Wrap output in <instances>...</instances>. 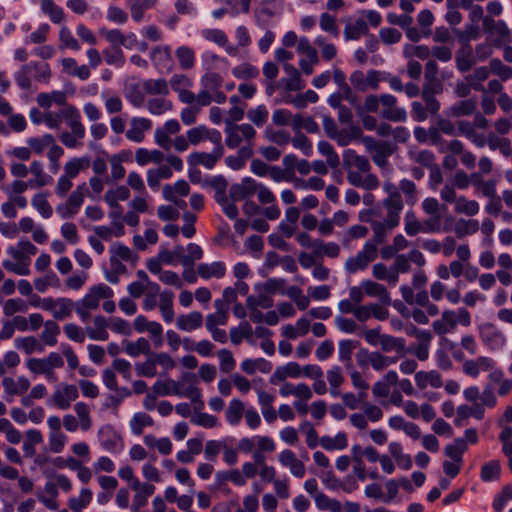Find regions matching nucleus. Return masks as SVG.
Returning a JSON list of instances; mask_svg holds the SVG:
<instances>
[{
    "label": "nucleus",
    "instance_id": "nucleus-8",
    "mask_svg": "<svg viewBox=\"0 0 512 512\" xmlns=\"http://www.w3.org/2000/svg\"><path fill=\"white\" fill-rule=\"evenodd\" d=\"M458 324L464 327L471 325V314L466 308L445 309L441 317L433 321L432 328L437 335H446L453 333Z\"/></svg>",
    "mask_w": 512,
    "mask_h": 512
},
{
    "label": "nucleus",
    "instance_id": "nucleus-61",
    "mask_svg": "<svg viewBox=\"0 0 512 512\" xmlns=\"http://www.w3.org/2000/svg\"><path fill=\"white\" fill-rule=\"evenodd\" d=\"M362 134V131L357 126H351L346 129H338L335 135H332V139L337 142L341 147L348 146L354 140L358 139Z\"/></svg>",
    "mask_w": 512,
    "mask_h": 512
},
{
    "label": "nucleus",
    "instance_id": "nucleus-32",
    "mask_svg": "<svg viewBox=\"0 0 512 512\" xmlns=\"http://www.w3.org/2000/svg\"><path fill=\"white\" fill-rule=\"evenodd\" d=\"M471 185L474 193L478 196L493 197L497 194V181L494 179L485 180L480 173L471 174Z\"/></svg>",
    "mask_w": 512,
    "mask_h": 512
},
{
    "label": "nucleus",
    "instance_id": "nucleus-43",
    "mask_svg": "<svg viewBox=\"0 0 512 512\" xmlns=\"http://www.w3.org/2000/svg\"><path fill=\"white\" fill-rule=\"evenodd\" d=\"M245 410L246 408L243 401L237 398L232 399L225 410V420L227 424L232 427L239 426Z\"/></svg>",
    "mask_w": 512,
    "mask_h": 512
},
{
    "label": "nucleus",
    "instance_id": "nucleus-48",
    "mask_svg": "<svg viewBox=\"0 0 512 512\" xmlns=\"http://www.w3.org/2000/svg\"><path fill=\"white\" fill-rule=\"evenodd\" d=\"M301 375V367L296 362H288L284 366L276 368L273 375L270 378V382L276 384L280 381H284L286 378H298Z\"/></svg>",
    "mask_w": 512,
    "mask_h": 512
},
{
    "label": "nucleus",
    "instance_id": "nucleus-1",
    "mask_svg": "<svg viewBox=\"0 0 512 512\" xmlns=\"http://www.w3.org/2000/svg\"><path fill=\"white\" fill-rule=\"evenodd\" d=\"M437 126L441 133L448 136H462L469 140L475 147L484 148L488 146L491 151H499L504 157L512 156L511 141L508 138H501L494 133L484 135L477 129H487L489 121L481 114H476L473 121L458 120L451 121L448 118L440 117Z\"/></svg>",
    "mask_w": 512,
    "mask_h": 512
},
{
    "label": "nucleus",
    "instance_id": "nucleus-24",
    "mask_svg": "<svg viewBox=\"0 0 512 512\" xmlns=\"http://www.w3.org/2000/svg\"><path fill=\"white\" fill-rule=\"evenodd\" d=\"M132 489L135 491L132 503L130 505L131 512H139L141 508L148 504L149 498L155 492V486L150 483L135 481L132 485Z\"/></svg>",
    "mask_w": 512,
    "mask_h": 512
},
{
    "label": "nucleus",
    "instance_id": "nucleus-3",
    "mask_svg": "<svg viewBox=\"0 0 512 512\" xmlns=\"http://www.w3.org/2000/svg\"><path fill=\"white\" fill-rule=\"evenodd\" d=\"M343 166L351 185L365 190L378 188L379 180L370 172L371 165L366 157L358 155L353 149H346L343 152Z\"/></svg>",
    "mask_w": 512,
    "mask_h": 512
},
{
    "label": "nucleus",
    "instance_id": "nucleus-2",
    "mask_svg": "<svg viewBox=\"0 0 512 512\" xmlns=\"http://www.w3.org/2000/svg\"><path fill=\"white\" fill-rule=\"evenodd\" d=\"M383 189L387 193V197L382 202L387 211L386 215L381 216V208L362 210L359 213L361 221L370 223L377 242H384L387 235L399 225L404 206L401 194L393 183L384 182Z\"/></svg>",
    "mask_w": 512,
    "mask_h": 512
},
{
    "label": "nucleus",
    "instance_id": "nucleus-7",
    "mask_svg": "<svg viewBox=\"0 0 512 512\" xmlns=\"http://www.w3.org/2000/svg\"><path fill=\"white\" fill-rule=\"evenodd\" d=\"M51 68L46 62L32 61L24 64L15 73L16 84L23 90H31L33 81L48 83L51 78Z\"/></svg>",
    "mask_w": 512,
    "mask_h": 512
},
{
    "label": "nucleus",
    "instance_id": "nucleus-21",
    "mask_svg": "<svg viewBox=\"0 0 512 512\" xmlns=\"http://www.w3.org/2000/svg\"><path fill=\"white\" fill-rule=\"evenodd\" d=\"M224 148L222 143L214 145L213 150L210 153L206 152H193L187 157L188 165L191 167H197L202 165L206 169H213L218 160L223 156Z\"/></svg>",
    "mask_w": 512,
    "mask_h": 512
},
{
    "label": "nucleus",
    "instance_id": "nucleus-58",
    "mask_svg": "<svg viewBox=\"0 0 512 512\" xmlns=\"http://www.w3.org/2000/svg\"><path fill=\"white\" fill-rule=\"evenodd\" d=\"M368 32V25L363 17H359L346 25L344 37L346 40H357Z\"/></svg>",
    "mask_w": 512,
    "mask_h": 512
},
{
    "label": "nucleus",
    "instance_id": "nucleus-19",
    "mask_svg": "<svg viewBox=\"0 0 512 512\" xmlns=\"http://www.w3.org/2000/svg\"><path fill=\"white\" fill-rule=\"evenodd\" d=\"M451 229L449 226H439V220L437 218H428L423 222L416 220L405 223L404 231L408 236H416L419 233L431 234L440 232H449Z\"/></svg>",
    "mask_w": 512,
    "mask_h": 512
},
{
    "label": "nucleus",
    "instance_id": "nucleus-63",
    "mask_svg": "<svg viewBox=\"0 0 512 512\" xmlns=\"http://www.w3.org/2000/svg\"><path fill=\"white\" fill-rule=\"evenodd\" d=\"M190 191L187 181L178 180L173 185H165L163 187V196L168 201H176L178 196H186Z\"/></svg>",
    "mask_w": 512,
    "mask_h": 512
},
{
    "label": "nucleus",
    "instance_id": "nucleus-20",
    "mask_svg": "<svg viewBox=\"0 0 512 512\" xmlns=\"http://www.w3.org/2000/svg\"><path fill=\"white\" fill-rule=\"evenodd\" d=\"M168 84L172 90L178 94V98L182 103L192 104L196 102V95L191 91L193 81L183 74H174Z\"/></svg>",
    "mask_w": 512,
    "mask_h": 512
},
{
    "label": "nucleus",
    "instance_id": "nucleus-46",
    "mask_svg": "<svg viewBox=\"0 0 512 512\" xmlns=\"http://www.w3.org/2000/svg\"><path fill=\"white\" fill-rule=\"evenodd\" d=\"M477 108V102L474 99H467L459 101L452 106H450L447 110H445V114L448 117H464L472 115Z\"/></svg>",
    "mask_w": 512,
    "mask_h": 512
},
{
    "label": "nucleus",
    "instance_id": "nucleus-22",
    "mask_svg": "<svg viewBox=\"0 0 512 512\" xmlns=\"http://www.w3.org/2000/svg\"><path fill=\"white\" fill-rule=\"evenodd\" d=\"M152 128V121L145 117H132L129 121V127L125 132L126 138L134 143H142L146 133Z\"/></svg>",
    "mask_w": 512,
    "mask_h": 512
},
{
    "label": "nucleus",
    "instance_id": "nucleus-53",
    "mask_svg": "<svg viewBox=\"0 0 512 512\" xmlns=\"http://www.w3.org/2000/svg\"><path fill=\"white\" fill-rule=\"evenodd\" d=\"M89 165L90 160L87 156L72 157L64 164L63 174L74 179L81 171L87 169Z\"/></svg>",
    "mask_w": 512,
    "mask_h": 512
},
{
    "label": "nucleus",
    "instance_id": "nucleus-51",
    "mask_svg": "<svg viewBox=\"0 0 512 512\" xmlns=\"http://www.w3.org/2000/svg\"><path fill=\"white\" fill-rule=\"evenodd\" d=\"M154 425L153 418L145 412H136L129 421V428L133 435L140 436L144 429Z\"/></svg>",
    "mask_w": 512,
    "mask_h": 512
},
{
    "label": "nucleus",
    "instance_id": "nucleus-39",
    "mask_svg": "<svg viewBox=\"0 0 512 512\" xmlns=\"http://www.w3.org/2000/svg\"><path fill=\"white\" fill-rule=\"evenodd\" d=\"M226 264L223 261L201 263L197 266V274L203 280L221 279L226 275Z\"/></svg>",
    "mask_w": 512,
    "mask_h": 512
},
{
    "label": "nucleus",
    "instance_id": "nucleus-18",
    "mask_svg": "<svg viewBox=\"0 0 512 512\" xmlns=\"http://www.w3.org/2000/svg\"><path fill=\"white\" fill-rule=\"evenodd\" d=\"M85 191V184L77 186L66 202L56 207V212L62 219L71 218L79 212L84 202Z\"/></svg>",
    "mask_w": 512,
    "mask_h": 512
},
{
    "label": "nucleus",
    "instance_id": "nucleus-10",
    "mask_svg": "<svg viewBox=\"0 0 512 512\" xmlns=\"http://www.w3.org/2000/svg\"><path fill=\"white\" fill-rule=\"evenodd\" d=\"M383 242H377L375 239V232H373V239L366 241L362 249L355 255L347 259L345 269L348 273L354 274L358 271L364 270L368 265L377 257V245Z\"/></svg>",
    "mask_w": 512,
    "mask_h": 512
},
{
    "label": "nucleus",
    "instance_id": "nucleus-33",
    "mask_svg": "<svg viewBox=\"0 0 512 512\" xmlns=\"http://www.w3.org/2000/svg\"><path fill=\"white\" fill-rule=\"evenodd\" d=\"M157 307L159 308L162 320L166 324H171L175 319L174 293L170 290L161 291Z\"/></svg>",
    "mask_w": 512,
    "mask_h": 512
},
{
    "label": "nucleus",
    "instance_id": "nucleus-42",
    "mask_svg": "<svg viewBox=\"0 0 512 512\" xmlns=\"http://www.w3.org/2000/svg\"><path fill=\"white\" fill-rule=\"evenodd\" d=\"M415 383L421 390L427 387L440 388L443 386V380L440 373L436 370L418 371L415 373Z\"/></svg>",
    "mask_w": 512,
    "mask_h": 512
},
{
    "label": "nucleus",
    "instance_id": "nucleus-56",
    "mask_svg": "<svg viewBox=\"0 0 512 512\" xmlns=\"http://www.w3.org/2000/svg\"><path fill=\"white\" fill-rule=\"evenodd\" d=\"M249 10V2H226V6L216 9L212 12L215 19H220L224 15L236 17L240 13H247Z\"/></svg>",
    "mask_w": 512,
    "mask_h": 512
},
{
    "label": "nucleus",
    "instance_id": "nucleus-26",
    "mask_svg": "<svg viewBox=\"0 0 512 512\" xmlns=\"http://www.w3.org/2000/svg\"><path fill=\"white\" fill-rule=\"evenodd\" d=\"M497 396L493 386L486 384L481 392V402L471 406L472 416L478 420L484 418L485 408L492 409L497 405Z\"/></svg>",
    "mask_w": 512,
    "mask_h": 512
},
{
    "label": "nucleus",
    "instance_id": "nucleus-14",
    "mask_svg": "<svg viewBox=\"0 0 512 512\" xmlns=\"http://www.w3.org/2000/svg\"><path fill=\"white\" fill-rule=\"evenodd\" d=\"M479 336L482 343L491 351H499L507 344L504 333L491 323H484L479 327Z\"/></svg>",
    "mask_w": 512,
    "mask_h": 512
},
{
    "label": "nucleus",
    "instance_id": "nucleus-47",
    "mask_svg": "<svg viewBox=\"0 0 512 512\" xmlns=\"http://www.w3.org/2000/svg\"><path fill=\"white\" fill-rule=\"evenodd\" d=\"M66 94L63 91L55 90L50 93H39L36 97L38 105L49 110L53 104L63 106L66 104Z\"/></svg>",
    "mask_w": 512,
    "mask_h": 512
},
{
    "label": "nucleus",
    "instance_id": "nucleus-36",
    "mask_svg": "<svg viewBox=\"0 0 512 512\" xmlns=\"http://www.w3.org/2000/svg\"><path fill=\"white\" fill-rule=\"evenodd\" d=\"M108 328L109 320L103 315H96L93 318V324L86 327V333L91 340L106 341L109 338Z\"/></svg>",
    "mask_w": 512,
    "mask_h": 512
},
{
    "label": "nucleus",
    "instance_id": "nucleus-4",
    "mask_svg": "<svg viewBox=\"0 0 512 512\" xmlns=\"http://www.w3.org/2000/svg\"><path fill=\"white\" fill-rule=\"evenodd\" d=\"M12 260H4L2 266L9 272L26 276L30 274L31 256L38 252L37 247L28 240H20L15 246H9L6 250Z\"/></svg>",
    "mask_w": 512,
    "mask_h": 512
},
{
    "label": "nucleus",
    "instance_id": "nucleus-64",
    "mask_svg": "<svg viewBox=\"0 0 512 512\" xmlns=\"http://www.w3.org/2000/svg\"><path fill=\"white\" fill-rule=\"evenodd\" d=\"M179 66L184 70L192 69L195 66L196 56L191 47L182 45L175 51Z\"/></svg>",
    "mask_w": 512,
    "mask_h": 512
},
{
    "label": "nucleus",
    "instance_id": "nucleus-5",
    "mask_svg": "<svg viewBox=\"0 0 512 512\" xmlns=\"http://www.w3.org/2000/svg\"><path fill=\"white\" fill-rule=\"evenodd\" d=\"M113 289L105 283L95 284L89 287L85 295L76 301V314L83 323L90 318L91 312L96 311L103 299L113 298Z\"/></svg>",
    "mask_w": 512,
    "mask_h": 512
},
{
    "label": "nucleus",
    "instance_id": "nucleus-28",
    "mask_svg": "<svg viewBox=\"0 0 512 512\" xmlns=\"http://www.w3.org/2000/svg\"><path fill=\"white\" fill-rule=\"evenodd\" d=\"M260 182L251 177H244L240 183L234 184L229 190V197L233 200H242L253 196L259 189Z\"/></svg>",
    "mask_w": 512,
    "mask_h": 512
},
{
    "label": "nucleus",
    "instance_id": "nucleus-25",
    "mask_svg": "<svg viewBox=\"0 0 512 512\" xmlns=\"http://www.w3.org/2000/svg\"><path fill=\"white\" fill-rule=\"evenodd\" d=\"M73 310L76 311V302L72 301L70 298L59 297L54 299L50 297L47 311L51 313L54 319L63 320L68 318L71 316Z\"/></svg>",
    "mask_w": 512,
    "mask_h": 512
},
{
    "label": "nucleus",
    "instance_id": "nucleus-15",
    "mask_svg": "<svg viewBox=\"0 0 512 512\" xmlns=\"http://www.w3.org/2000/svg\"><path fill=\"white\" fill-rule=\"evenodd\" d=\"M384 80H386V73L377 70H369L367 74L362 71H355L350 76L351 84L360 91L376 90Z\"/></svg>",
    "mask_w": 512,
    "mask_h": 512
},
{
    "label": "nucleus",
    "instance_id": "nucleus-52",
    "mask_svg": "<svg viewBox=\"0 0 512 512\" xmlns=\"http://www.w3.org/2000/svg\"><path fill=\"white\" fill-rule=\"evenodd\" d=\"M59 334V325L53 320H47L43 326L39 341H41L44 346L54 347L58 342Z\"/></svg>",
    "mask_w": 512,
    "mask_h": 512
},
{
    "label": "nucleus",
    "instance_id": "nucleus-29",
    "mask_svg": "<svg viewBox=\"0 0 512 512\" xmlns=\"http://www.w3.org/2000/svg\"><path fill=\"white\" fill-rule=\"evenodd\" d=\"M26 144L31 149V154L43 155L44 152H48L49 149H53L57 146V142L52 134L45 133L40 136H31L26 139Z\"/></svg>",
    "mask_w": 512,
    "mask_h": 512
},
{
    "label": "nucleus",
    "instance_id": "nucleus-60",
    "mask_svg": "<svg viewBox=\"0 0 512 512\" xmlns=\"http://www.w3.org/2000/svg\"><path fill=\"white\" fill-rule=\"evenodd\" d=\"M240 367L247 374H254L257 371L268 373L272 369L271 363L264 358L244 359Z\"/></svg>",
    "mask_w": 512,
    "mask_h": 512
},
{
    "label": "nucleus",
    "instance_id": "nucleus-13",
    "mask_svg": "<svg viewBox=\"0 0 512 512\" xmlns=\"http://www.w3.org/2000/svg\"><path fill=\"white\" fill-rule=\"evenodd\" d=\"M1 384L3 398L9 403L13 402L16 397L26 394L31 386L30 380L25 375L4 376Z\"/></svg>",
    "mask_w": 512,
    "mask_h": 512
},
{
    "label": "nucleus",
    "instance_id": "nucleus-17",
    "mask_svg": "<svg viewBox=\"0 0 512 512\" xmlns=\"http://www.w3.org/2000/svg\"><path fill=\"white\" fill-rule=\"evenodd\" d=\"M496 363L492 357L482 355L464 360L461 369L466 376L477 379L481 373H489Z\"/></svg>",
    "mask_w": 512,
    "mask_h": 512
},
{
    "label": "nucleus",
    "instance_id": "nucleus-55",
    "mask_svg": "<svg viewBox=\"0 0 512 512\" xmlns=\"http://www.w3.org/2000/svg\"><path fill=\"white\" fill-rule=\"evenodd\" d=\"M476 62L477 59L469 45L463 46L456 54V65L461 72L469 71Z\"/></svg>",
    "mask_w": 512,
    "mask_h": 512
},
{
    "label": "nucleus",
    "instance_id": "nucleus-11",
    "mask_svg": "<svg viewBox=\"0 0 512 512\" xmlns=\"http://www.w3.org/2000/svg\"><path fill=\"white\" fill-rule=\"evenodd\" d=\"M79 397L78 387L74 384L62 382L56 385L47 404L60 410H67Z\"/></svg>",
    "mask_w": 512,
    "mask_h": 512
},
{
    "label": "nucleus",
    "instance_id": "nucleus-62",
    "mask_svg": "<svg viewBox=\"0 0 512 512\" xmlns=\"http://www.w3.org/2000/svg\"><path fill=\"white\" fill-rule=\"evenodd\" d=\"M361 286L368 296L377 297L384 303L390 302V294L383 285L371 280H365L362 281Z\"/></svg>",
    "mask_w": 512,
    "mask_h": 512
},
{
    "label": "nucleus",
    "instance_id": "nucleus-30",
    "mask_svg": "<svg viewBox=\"0 0 512 512\" xmlns=\"http://www.w3.org/2000/svg\"><path fill=\"white\" fill-rule=\"evenodd\" d=\"M146 267L150 273L157 275L162 283L177 288H181L183 286V281L176 272L163 270L162 267L159 266L158 262L147 261Z\"/></svg>",
    "mask_w": 512,
    "mask_h": 512
},
{
    "label": "nucleus",
    "instance_id": "nucleus-50",
    "mask_svg": "<svg viewBox=\"0 0 512 512\" xmlns=\"http://www.w3.org/2000/svg\"><path fill=\"white\" fill-rule=\"evenodd\" d=\"M14 344L17 349L22 350L27 355L45 351V346L34 336L18 337L15 339Z\"/></svg>",
    "mask_w": 512,
    "mask_h": 512
},
{
    "label": "nucleus",
    "instance_id": "nucleus-6",
    "mask_svg": "<svg viewBox=\"0 0 512 512\" xmlns=\"http://www.w3.org/2000/svg\"><path fill=\"white\" fill-rule=\"evenodd\" d=\"M201 91L196 95L199 106H208L212 102L225 103L227 97L221 90L223 78L216 72H206L200 79Z\"/></svg>",
    "mask_w": 512,
    "mask_h": 512
},
{
    "label": "nucleus",
    "instance_id": "nucleus-44",
    "mask_svg": "<svg viewBox=\"0 0 512 512\" xmlns=\"http://www.w3.org/2000/svg\"><path fill=\"white\" fill-rule=\"evenodd\" d=\"M63 72L82 81L87 80L91 73L87 65H79L74 58L67 57L61 60Z\"/></svg>",
    "mask_w": 512,
    "mask_h": 512
},
{
    "label": "nucleus",
    "instance_id": "nucleus-37",
    "mask_svg": "<svg viewBox=\"0 0 512 512\" xmlns=\"http://www.w3.org/2000/svg\"><path fill=\"white\" fill-rule=\"evenodd\" d=\"M275 448V442L271 437L256 435V443L252 458L256 464H263L267 459L266 454L273 452Z\"/></svg>",
    "mask_w": 512,
    "mask_h": 512
},
{
    "label": "nucleus",
    "instance_id": "nucleus-12",
    "mask_svg": "<svg viewBox=\"0 0 512 512\" xmlns=\"http://www.w3.org/2000/svg\"><path fill=\"white\" fill-rule=\"evenodd\" d=\"M97 437L102 449L111 454L117 455L124 450V439L121 433L110 424L102 425L97 432Z\"/></svg>",
    "mask_w": 512,
    "mask_h": 512
},
{
    "label": "nucleus",
    "instance_id": "nucleus-41",
    "mask_svg": "<svg viewBox=\"0 0 512 512\" xmlns=\"http://www.w3.org/2000/svg\"><path fill=\"white\" fill-rule=\"evenodd\" d=\"M29 173L33 176L30 181L34 188H42L53 183L51 175L44 170V164L40 160H33L29 164Z\"/></svg>",
    "mask_w": 512,
    "mask_h": 512
},
{
    "label": "nucleus",
    "instance_id": "nucleus-27",
    "mask_svg": "<svg viewBox=\"0 0 512 512\" xmlns=\"http://www.w3.org/2000/svg\"><path fill=\"white\" fill-rule=\"evenodd\" d=\"M151 60L160 73H168L173 68L171 48L167 45L153 48L151 51Z\"/></svg>",
    "mask_w": 512,
    "mask_h": 512
},
{
    "label": "nucleus",
    "instance_id": "nucleus-45",
    "mask_svg": "<svg viewBox=\"0 0 512 512\" xmlns=\"http://www.w3.org/2000/svg\"><path fill=\"white\" fill-rule=\"evenodd\" d=\"M279 393L282 397H288L293 395L295 398H307L313 397L311 388L305 383H290L285 382L281 385Z\"/></svg>",
    "mask_w": 512,
    "mask_h": 512
},
{
    "label": "nucleus",
    "instance_id": "nucleus-23",
    "mask_svg": "<svg viewBox=\"0 0 512 512\" xmlns=\"http://www.w3.org/2000/svg\"><path fill=\"white\" fill-rule=\"evenodd\" d=\"M186 136L191 145H198L200 142L209 140L214 145L222 143V135L216 129H210L205 125H198L194 128L189 129L186 132Z\"/></svg>",
    "mask_w": 512,
    "mask_h": 512
},
{
    "label": "nucleus",
    "instance_id": "nucleus-49",
    "mask_svg": "<svg viewBox=\"0 0 512 512\" xmlns=\"http://www.w3.org/2000/svg\"><path fill=\"white\" fill-rule=\"evenodd\" d=\"M201 64L206 72H214L219 69H227L228 61L211 51H205L201 54Z\"/></svg>",
    "mask_w": 512,
    "mask_h": 512
},
{
    "label": "nucleus",
    "instance_id": "nucleus-35",
    "mask_svg": "<svg viewBox=\"0 0 512 512\" xmlns=\"http://www.w3.org/2000/svg\"><path fill=\"white\" fill-rule=\"evenodd\" d=\"M176 328L183 332H192L202 327L203 315L199 311L180 314L175 321Z\"/></svg>",
    "mask_w": 512,
    "mask_h": 512
},
{
    "label": "nucleus",
    "instance_id": "nucleus-16",
    "mask_svg": "<svg viewBox=\"0 0 512 512\" xmlns=\"http://www.w3.org/2000/svg\"><path fill=\"white\" fill-rule=\"evenodd\" d=\"M381 117L393 122H405L407 112L404 107L397 106V98L388 93L380 94Z\"/></svg>",
    "mask_w": 512,
    "mask_h": 512
},
{
    "label": "nucleus",
    "instance_id": "nucleus-38",
    "mask_svg": "<svg viewBox=\"0 0 512 512\" xmlns=\"http://www.w3.org/2000/svg\"><path fill=\"white\" fill-rule=\"evenodd\" d=\"M182 392L184 398H188L192 403H202V393L200 388L197 386V378L193 373L182 374Z\"/></svg>",
    "mask_w": 512,
    "mask_h": 512
},
{
    "label": "nucleus",
    "instance_id": "nucleus-40",
    "mask_svg": "<svg viewBox=\"0 0 512 512\" xmlns=\"http://www.w3.org/2000/svg\"><path fill=\"white\" fill-rule=\"evenodd\" d=\"M62 114H64L63 120L66 122L71 131L74 132L75 136L85 135L86 129L81 122V115L79 110L72 106L67 105L62 108Z\"/></svg>",
    "mask_w": 512,
    "mask_h": 512
},
{
    "label": "nucleus",
    "instance_id": "nucleus-59",
    "mask_svg": "<svg viewBox=\"0 0 512 512\" xmlns=\"http://www.w3.org/2000/svg\"><path fill=\"white\" fill-rule=\"evenodd\" d=\"M372 274L378 280L388 282L389 285L395 286L398 281L397 271L393 267L389 268L383 263H377L372 267Z\"/></svg>",
    "mask_w": 512,
    "mask_h": 512
},
{
    "label": "nucleus",
    "instance_id": "nucleus-9",
    "mask_svg": "<svg viewBox=\"0 0 512 512\" xmlns=\"http://www.w3.org/2000/svg\"><path fill=\"white\" fill-rule=\"evenodd\" d=\"M225 143L228 148L236 149L242 147H249L252 149L254 139L256 137V130L250 124H234L230 121H225Z\"/></svg>",
    "mask_w": 512,
    "mask_h": 512
},
{
    "label": "nucleus",
    "instance_id": "nucleus-34",
    "mask_svg": "<svg viewBox=\"0 0 512 512\" xmlns=\"http://www.w3.org/2000/svg\"><path fill=\"white\" fill-rule=\"evenodd\" d=\"M279 462L283 467L288 468L293 476L297 478L304 477L305 466L292 450L285 449L281 451L279 454Z\"/></svg>",
    "mask_w": 512,
    "mask_h": 512
},
{
    "label": "nucleus",
    "instance_id": "nucleus-31",
    "mask_svg": "<svg viewBox=\"0 0 512 512\" xmlns=\"http://www.w3.org/2000/svg\"><path fill=\"white\" fill-rule=\"evenodd\" d=\"M283 69L287 74V78L280 80V85L283 86L286 92L300 91L305 87V82L301 78L299 71L290 63H285Z\"/></svg>",
    "mask_w": 512,
    "mask_h": 512
},
{
    "label": "nucleus",
    "instance_id": "nucleus-54",
    "mask_svg": "<svg viewBox=\"0 0 512 512\" xmlns=\"http://www.w3.org/2000/svg\"><path fill=\"white\" fill-rule=\"evenodd\" d=\"M130 197V190L127 186L119 185L109 189L104 196V200L110 208H120L119 202L126 201Z\"/></svg>",
    "mask_w": 512,
    "mask_h": 512
},
{
    "label": "nucleus",
    "instance_id": "nucleus-57",
    "mask_svg": "<svg viewBox=\"0 0 512 512\" xmlns=\"http://www.w3.org/2000/svg\"><path fill=\"white\" fill-rule=\"evenodd\" d=\"M142 87L146 94L159 97H166L170 91L168 81L163 78L145 80Z\"/></svg>",
    "mask_w": 512,
    "mask_h": 512
}]
</instances>
